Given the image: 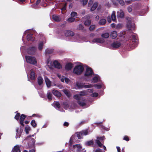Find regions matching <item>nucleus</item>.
Returning a JSON list of instances; mask_svg holds the SVG:
<instances>
[{
  "label": "nucleus",
  "instance_id": "obj_59",
  "mask_svg": "<svg viewBox=\"0 0 152 152\" xmlns=\"http://www.w3.org/2000/svg\"><path fill=\"white\" fill-rule=\"evenodd\" d=\"M40 1H40L39 0H37L36 1V5H38L39 4V3H40Z\"/></svg>",
  "mask_w": 152,
  "mask_h": 152
},
{
  "label": "nucleus",
  "instance_id": "obj_43",
  "mask_svg": "<svg viewBox=\"0 0 152 152\" xmlns=\"http://www.w3.org/2000/svg\"><path fill=\"white\" fill-rule=\"evenodd\" d=\"M93 86L98 89H100L102 88V86L100 84H94Z\"/></svg>",
  "mask_w": 152,
  "mask_h": 152
},
{
  "label": "nucleus",
  "instance_id": "obj_24",
  "mask_svg": "<svg viewBox=\"0 0 152 152\" xmlns=\"http://www.w3.org/2000/svg\"><path fill=\"white\" fill-rule=\"evenodd\" d=\"M110 36V34L108 33H106L102 34L101 37L104 38H107Z\"/></svg>",
  "mask_w": 152,
  "mask_h": 152
},
{
  "label": "nucleus",
  "instance_id": "obj_53",
  "mask_svg": "<svg viewBox=\"0 0 152 152\" xmlns=\"http://www.w3.org/2000/svg\"><path fill=\"white\" fill-rule=\"evenodd\" d=\"M64 80L66 83H68L69 81H70L67 78L65 77L64 78Z\"/></svg>",
  "mask_w": 152,
  "mask_h": 152
},
{
  "label": "nucleus",
  "instance_id": "obj_49",
  "mask_svg": "<svg viewBox=\"0 0 152 152\" xmlns=\"http://www.w3.org/2000/svg\"><path fill=\"white\" fill-rule=\"evenodd\" d=\"M83 4V6L86 5L88 3V0H82Z\"/></svg>",
  "mask_w": 152,
  "mask_h": 152
},
{
  "label": "nucleus",
  "instance_id": "obj_40",
  "mask_svg": "<svg viewBox=\"0 0 152 152\" xmlns=\"http://www.w3.org/2000/svg\"><path fill=\"white\" fill-rule=\"evenodd\" d=\"M20 117V113H17L15 116V118L18 121L19 120V118Z\"/></svg>",
  "mask_w": 152,
  "mask_h": 152
},
{
  "label": "nucleus",
  "instance_id": "obj_55",
  "mask_svg": "<svg viewBox=\"0 0 152 152\" xmlns=\"http://www.w3.org/2000/svg\"><path fill=\"white\" fill-rule=\"evenodd\" d=\"M69 125L68 123L66 122H64V126H66V127H67Z\"/></svg>",
  "mask_w": 152,
  "mask_h": 152
},
{
  "label": "nucleus",
  "instance_id": "obj_42",
  "mask_svg": "<svg viewBox=\"0 0 152 152\" xmlns=\"http://www.w3.org/2000/svg\"><path fill=\"white\" fill-rule=\"evenodd\" d=\"M30 129V127L29 126H26L25 128L26 133L27 134L29 133V131Z\"/></svg>",
  "mask_w": 152,
  "mask_h": 152
},
{
  "label": "nucleus",
  "instance_id": "obj_34",
  "mask_svg": "<svg viewBox=\"0 0 152 152\" xmlns=\"http://www.w3.org/2000/svg\"><path fill=\"white\" fill-rule=\"evenodd\" d=\"M31 124L34 128H35L37 126V124L34 120L31 121Z\"/></svg>",
  "mask_w": 152,
  "mask_h": 152
},
{
  "label": "nucleus",
  "instance_id": "obj_14",
  "mask_svg": "<svg viewBox=\"0 0 152 152\" xmlns=\"http://www.w3.org/2000/svg\"><path fill=\"white\" fill-rule=\"evenodd\" d=\"M30 79L31 80H34L35 79V73L32 69L31 71Z\"/></svg>",
  "mask_w": 152,
  "mask_h": 152
},
{
  "label": "nucleus",
  "instance_id": "obj_39",
  "mask_svg": "<svg viewBox=\"0 0 152 152\" xmlns=\"http://www.w3.org/2000/svg\"><path fill=\"white\" fill-rule=\"evenodd\" d=\"M95 25H92L90 26L89 28V30L90 31H93L95 28Z\"/></svg>",
  "mask_w": 152,
  "mask_h": 152
},
{
  "label": "nucleus",
  "instance_id": "obj_48",
  "mask_svg": "<svg viewBox=\"0 0 152 152\" xmlns=\"http://www.w3.org/2000/svg\"><path fill=\"white\" fill-rule=\"evenodd\" d=\"M123 140L126 141H129V137L128 136L126 135L124 136V137L123 138Z\"/></svg>",
  "mask_w": 152,
  "mask_h": 152
},
{
  "label": "nucleus",
  "instance_id": "obj_57",
  "mask_svg": "<svg viewBox=\"0 0 152 152\" xmlns=\"http://www.w3.org/2000/svg\"><path fill=\"white\" fill-rule=\"evenodd\" d=\"M23 123L24 121H20V124L23 127L24 126Z\"/></svg>",
  "mask_w": 152,
  "mask_h": 152
},
{
  "label": "nucleus",
  "instance_id": "obj_46",
  "mask_svg": "<svg viewBox=\"0 0 152 152\" xmlns=\"http://www.w3.org/2000/svg\"><path fill=\"white\" fill-rule=\"evenodd\" d=\"M94 1V0H90L88 4V7H90L92 5Z\"/></svg>",
  "mask_w": 152,
  "mask_h": 152
},
{
  "label": "nucleus",
  "instance_id": "obj_38",
  "mask_svg": "<svg viewBox=\"0 0 152 152\" xmlns=\"http://www.w3.org/2000/svg\"><path fill=\"white\" fill-rule=\"evenodd\" d=\"M96 143L98 146L100 147H101L103 146V144L101 142L100 140H97L96 141Z\"/></svg>",
  "mask_w": 152,
  "mask_h": 152
},
{
  "label": "nucleus",
  "instance_id": "obj_50",
  "mask_svg": "<svg viewBox=\"0 0 152 152\" xmlns=\"http://www.w3.org/2000/svg\"><path fill=\"white\" fill-rule=\"evenodd\" d=\"M98 95V94L97 93H94L92 94V96L93 97H96Z\"/></svg>",
  "mask_w": 152,
  "mask_h": 152
},
{
  "label": "nucleus",
  "instance_id": "obj_30",
  "mask_svg": "<svg viewBox=\"0 0 152 152\" xmlns=\"http://www.w3.org/2000/svg\"><path fill=\"white\" fill-rule=\"evenodd\" d=\"M93 81V83H96L98 81V76H96L94 77L92 79Z\"/></svg>",
  "mask_w": 152,
  "mask_h": 152
},
{
  "label": "nucleus",
  "instance_id": "obj_3",
  "mask_svg": "<svg viewBox=\"0 0 152 152\" xmlns=\"http://www.w3.org/2000/svg\"><path fill=\"white\" fill-rule=\"evenodd\" d=\"M25 58L26 62L30 64L35 65L37 63V61L36 58L31 56H25Z\"/></svg>",
  "mask_w": 152,
  "mask_h": 152
},
{
  "label": "nucleus",
  "instance_id": "obj_11",
  "mask_svg": "<svg viewBox=\"0 0 152 152\" xmlns=\"http://www.w3.org/2000/svg\"><path fill=\"white\" fill-rule=\"evenodd\" d=\"M53 64L54 67L56 68L60 69L62 67L61 64L56 60L54 61L53 62Z\"/></svg>",
  "mask_w": 152,
  "mask_h": 152
},
{
  "label": "nucleus",
  "instance_id": "obj_10",
  "mask_svg": "<svg viewBox=\"0 0 152 152\" xmlns=\"http://www.w3.org/2000/svg\"><path fill=\"white\" fill-rule=\"evenodd\" d=\"M121 45V43L117 41L114 42L111 44V47L114 48H118L120 47Z\"/></svg>",
  "mask_w": 152,
  "mask_h": 152
},
{
  "label": "nucleus",
  "instance_id": "obj_13",
  "mask_svg": "<svg viewBox=\"0 0 152 152\" xmlns=\"http://www.w3.org/2000/svg\"><path fill=\"white\" fill-rule=\"evenodd\" d=\"M73 67V64L72 63L69 62L66 64L65 66V69L66 70H71Z\"/></svg>",
  "mask_w": 152,
  "mask_h": 152
},
{
  "label": "nucleus",
  "instance_id": "obj_15",
  "mask_svg": "<svg viewBox=\"0 0 152 152\" xmlns=\"http://www.w3.org/2000/svg\"><path fill=\"white\" fill-rule=\"evenodd\" d=\"M53 19L56 22H59L61 20V19L59 16L53 15L52 16Z\"/></svg>",
  "mask_w": 152,
  "mask_h": 152
},
{
  "label": "nucleus",
  "instance_id": "obj_2",
  "mask_svg": "<svg viewBox=\"0 0 152 152\" xmlns=\"http://www.w3.org/2000/svg\"><path fill=\"white\" fill-rule=\"evenodd\" d=\"M75 84L76 87L78 89H82L83 88H91L93 87L91 84L85 85V83L80 81H76Z\"/></svg>",
  "mask_w": 152,
  "mask_h": 152
},
{
  "label": "nucleus",
  "instance_id": "obj_21",
  "mask_svg": "<svg viewBox=\"0 0 152 152\" xmlns=\"http://www.w3.org/2000/svg\"><path fill=\"white\" fill-rule=\"evenodd\" d=\"M45 80L47 87L48 88H49L51 86V82L49 79L48 78H46L45 79Z\"/></svg>",
  "mask_w": 152,
  "mask_h": 152
},
{
  "label": "nucleus",
  "instance_id": "obj_64",
  "mask_svg": "<svg viewBox=\"0 0 152 152\" xmlns=\"http://www.w3.org/2000/svg\"><path fill=\"white\" fill-rule=\"evenodd\" d=\"M95 152H101V150L100 149H96Z\"/></svg>",
  "mask_w": 152,
  "mask_h": 152
},
{
  "label": "nucleus",
  "instance_id": "obj_5",
  "mask_svg": "<svg viewBox=\"0 0 152 152\" xmlns=\"http://www.w3.org/2000/svg\"><path fill=\"white\" fill-rule=\"evenodd\" d=\"M94 74V72L92 68L89 67H88L86 68L84 76L87 77H91L92 75Z\"/></svg>",
  "mask_w": 152,
  "mask_h": 152
},
{
  "label": "nucleus",
  "instance_id": "obj_54",
  "mask_svg": "<svg viewBox=\"0 0 152 152\" xmlns=\"http://www.w3.org/2000/svg\"><path fill=\"white\" fill-rule=\"evenodd\" d=\"M85 10H81L80 11V13L82 14L83 15H84L85 13Z\"/></svg>",
  "mask_w": 152,
  "mask_h": 152
},
{
  "label": "nucleus",
  "instance_id": "obj_20",
  "mask_svg": "<svg viewBox=\"0 0 152 152\" xmlns=\"http://www.w3.org/2000/svg\"><path fill=\"white\" fill-rule=\"evenodd\" d=\"M124 16V14L123 12H117V17L118 18H123Z\"/></svg>",
  "mask_w": 152,
  "mask_h": 152
},
{
  "label": "nucleus",
  "instance_id": "obj_33",
  "mask_svg": "<svg viewBox=\"0 0 152 152\" xmlns=\"http://www.w3.org/2000/svg\"><path fill=\"white\" fill-rule=\"evenodd\" d=\"M45 52L47 54H50L53 52V50L52 49H47L45 50Z\"/></svg>",
  "mask_w": 152,
  "mask_h": 152
},
{
  "label": "nucleus",
  "instance_id": "obj_47",
  "mask_svg": "<svg viewBox=\"0 0 152 152\" xmlns=\"http://www.w3.org/2000/svg\"><path fill=\"white\" fill-rule=\"evenodd\" d=\"M81 132L83 135V134L85 135H87L88 133V131L87 130L82 131Z\"/></svg>",
  "mask_w": 152,
  "mask_h": 152
},
{
  "label": "nucleus",
  "instance_id": "obj_29",
  "mask_svg": "<svg viewBox=\"0 0 152 152\" xmlns=\"http://www.w3.org/2000/svg\"><path fill=\"white\" fill-rule=\"evenodd\" d=\"M91 23V21L90 20L87 19L86 20L85 22H84V25L86 26H89Z\"/></svg>",
  "mask_w": 152,
  "mask_h": 152
},
{
  "label": "nucleus",
  "instance_id": "obj_52",
  "mask_svg": "<svg viewBox=\"0 0 152 152\" xmlns=\"http://www.w3.org/2000/svg\"><path fill=\"white\" fill-rule=\"evenodd\" d=\"M21 136V133H16V138L18 137L20 138Z\"/></svg>",
  "mask_w": 152,
  "mask_h": 152
},
{
  "label": "nucleus",
  "instance_id": "obj_28",
  "mask_svg": "<svg viewBox=\"0 0 152 152\" xmlns=\"http://www.w3.org/2000/svg\"><path fill=\"white\" fill-rule=\"evenodd\" d=\"M70 15L71 16V17L72 18H77V13L75 12H71Z\"/></svg>",
  "mask_w": 152,
  "mask_h": 152
},
{
  "label": "nucleus",
  "instance_id": "obj_23",
  "mask_svg": "<svg viewBox=\"0 0 152 152\" xmlns=\"http://www.w3.org/2000/svg\"><path fill=\"white\" fill-rule=\"evenodd\" d=\"M98 3L97 2L94 3L91 8V11H94L96 9Z\"/></svg>",
  "mask_w": 152,
  "mask_h": 152
},
{
  "label": "nucleus",
  "instance_id": "obj_16",
  "mask_svg": "<svg viewBox=\"0 0 152 152\" xmlns=\"http://www.w3.org/2000/svg\"><path fill=\"white\" fill-rule=\"evenodd\" d=\"M117 36V32L115 31H112L110 34L111 38L113 39H115Z\"/></svg>",
  "mask_w": 152,
  "mask_h": 152
},
{
  "label": "nucleus",
  "instance_id": "obj_51",
  "mask_svg": "<svg viewBox=\"0 0 152 152\" xmlns=\"http://www.w3.org/2000/svg\"><path fill=\"white\" fill-rule=\"evenodd\" d=\"M118 2L122 6H124V3L123 0H121Z\"/></svg>",
  "mask_w": 152,
  "mask_h": 152
},
{
  "label": "nucleus",
  "instance_id": "obj_27",
  "mask_svg": "<svg viewBox=\"0 0 152 152\" xmlns=\"http://www.w3.org/2000/svg\"><path fill=\"white\" fill-rule=\"evenodd\" d=\"M63 91L64 94H65L67 96L69 97L71 96V94L66 89L64 90Z\"/></svg>",
  "mask_w": 152,
  "mask_h": 152
},
{
  "label": "nucleus",
  "instance_id": "obj_1",
  "mask_svg": "<svg viewBox=\"0 0 152 152\" xmlns=\"http://www.w3.org/2000/svg\"><path fill=\"white\" fill-rule=\"evenodd\" d=\"M84 70V68L83 65H77L74 68L73 72L77 75H80L82 73Z\"/></svg>",
  "mask_w": 152,
  "mask_h": 152
},
{
  "label": "nucleus",
  "instance_id": "obj_56",
  "mask_svg": "<svg viewBox=\"0 0 152 152\" xmlns=\"http://www.w3.org/2000/svg\"><path fill=\"white\" fill-rule=\"evenodd\" d=\"M127 9L128 11L129 12H132V10L131 7H127Z\"/></svg>",
  "mask_w": 152,
  "mask_h": 152
},
{
  "label": "nucleus",
  "instance_id": "obj_41",
  "mask_svg": "<svg viewBox=\"0 0 152 152\" xmlns=\"http://www.w3.org/2000/svg\"><path fill=\"white\" fill-rule=\"evenodd\" d=\"M75 20V18L71 17L68 19V21L69 22L72 23L74 22Z\"/></svg>",
  "mask_w": 152,
  "mask_h": 152
},
{
  "label": "nucleus",
  "instance_id": "obj_61",
  "mask_svg": "<svg viewBox=\"0 0 152 152\" xmlns=\"http://www.w3.org/2000/svg\"><path fill=\"white\" fill-rule=\"evenodd\" d=\"M131 26H132L129 23H128L127 25V27L129 28H131L132 27Z\"/></svg>",
  "mask_w": 152,
  "mask_h": 152
},
{
  "label": "nucleus",
  "instance_id": "obj_18",
  "mask_svg": "<svg viewBox=\"0 0 152 152\" xmlns=\"http://www.w3.org/2000/svg\"><path fill=\"white\" fill-rule=\"evenodd\" d=\"M12 152H20V150L18 145H16L13 148Z\"/></svg>",
  "mask_w": 152,
  "mask_h": 152
},
{
  "label": "nucleus",
  "instance_id": "obj_19",
  "mask_svg": "<svg viewBox=\"0 0 152 152\" xmlns=\"http://www.w3.org/2000/svg\"><path fill=\"white\" fill-rule=\"evenodd\" d=\"M33 35L31 34H28L27 36V38L28 41L31 40L33 41L34 40V39L33 37Z\"/></svg>",
  "mask_w": 152,
  "mask_h": 152
},
{
  "label": "nucleus",
  "instance_id": "obj_63",
  "mask_svg": "<svg viewBox=\"0 0 152 152\" xmlns=\"http://www.w3.org/2000/svg\"><path fill=\"white\" fill-rule=\"evenodd\" d=\"M126 19L128 21H131L132 19L131 18H129V17H127L126 18Z\"/></svg>",
  "mask_w": 152,
  "mask_h": 152
},
{
  "label": "nucleus",
  "instance_id": "obj_32",
  "mask_svg": "<svg viewBox=\"0 0 152 152\" xmlns=\"http://www.w3.org/2000/svg\"><path fill=\"white\" fill-rule=\"evenodd\" d=\"M43 46V43L42 42H41L39 43L38 45V49L39 50H41L42 49Z\"/></svg>",
  "mask_w": 152,
  "mask_h": 152
},
{
  "label": "nucleus",
  "instance_id": "obj_26",
  "mask_svg": "<svg viewBox=\"0 0 152 152\" xmlns=\"http://www.w3.org/2000/svg\"><path fill=\"white\" fill-rule=\"evenodd\" d=\"M111 19L113 21H115L116 20V16L115 12L113 11L111 16Z\"/></svg>",
  "mask_w": 152,
  "mask_h": 152
},
{
  "label": "nucleus",
  "instance_id": "obj_45",
  "mask_svg": "<svg viewBox=\"0 0 152 152\" xmlns=\"http://www.w3.org/2000/svg\"><path fill=\"white\" fill-rule=\"evenodd\" d=\"M55 105L58 108H60V104L58 102H56L55 103Z\"/></svg>",
  "mask_w": 152,
  "mask_h": 152
},
{
  "label": "nucleus",
  "instance_id": "obj_8",
  "mask_svg": "<svg viewBox=\"0 0 152 152\" xmlns=\"http://www.w3.org/2000/svg\"><path fill=\"white\" fill-rule=\"evenodd\" d=\"M36 51V48L35 47H32L28 48L27 52L29 54L33 55L35 53Z\"/></svg>",
  "mask_w": 152,
  "mask_h": 152
},
{
  "label": "nucleus",
  "instance_id": "obj_44",
  "mask_svg": "<svg viewBox=\"0 0 152 152\" xmlns=\"http://www.w3.org/2000/svg\"><path fill=\"white\" fill-rule=\"evenodd\" d=\"M77 137H78V139H80L81 138L82 136L83 135L81 132H80L79 133L77 132Z\"/></svg>",
  "mask_w": 152,
  "mask_h": 152
},
{
  "label": "nucleus",
  "instance_id": "obj_4",
  "mask_svg": "<svg viewBox=\"0 0 152 152\" xmlns=\"http://www.w3.org/2000/svg\"><path fill=\"white\" fill-rule=\"evenodd\" d=\"M73 98L77 100V103L80 106H84L86 105V104L84 101V100L81 101V97L79 96V95L75 94Z\"/></svg>",
  "mask_w": 152,
  "mask_h": 152
},
{
  "label": "nucleus",
  "instance_id": "obj_12",
  "mask_svg": "<svg viewBox=\"0 0 152 152\" xmlns=\"http://www.w3.org/2000/svg\"><path fill=\"white\" fill-rule=\"evenodd\" d=\"M52 93L54 96L58 97H61L62 95L60 92L55 89L53 90Z\"/></svg>",
  "mask_w": 152,
  "mask_h": 152
},
{
  "label": "nucleus",
  "instance_id": "obj_6",
  "mask_svg": "<svg viewBox=\"0 0 152 152\" xmlns=\"http://www.w3.org/2000/svg\"><path fill=\"white\" fill-rule=\"evenodd\" d=\"M130 38L133 44V45L132 44V45L134 47H137L138 44V42L136 38V36L134 35H132L130 37Z\"/></svg>",
  "mask_w": 152,
  "mask_h": 152
},
{
  "label": "nucleus",
  "instance_id": "obj_62",
  "mask_svg": "<svg viewBox=\"0 0 152 152\" xmlns=\"http://www.w3.org/2000/svg\"><path fill=\"white\" fill-rule=\"evenodd\" d=\"M88 92H89L92 93L93 91V89H88Z\"/></svg>",
  "mask_w": 152,
  "mask_h": 152
},
{
  "label": "nucleus",
  "instance_id": "obj_60",
  "mask_svg": "<svg viewBox=\"0 0 152 152\" xmlns=\"http://www.w3.org/2000/svg\"><path fill=\"white\" fill-rule=\"evenodd\" d=\"M111 26L112 28H114L115 26V25L114 23H113L111 24Z\"/></svg>",
  "mask_w": 152,
  "mask_h": 152
},
{
  "label": "nucleus",
  "instance_id": "obj_9",
  "mask_svg": "<svg viewBox=\"0 0 152 152\" xmlns=\"http://www.w3.org/2000/svg\"><path fill=\"white\" fill-rule=\"evenodd\" d=\"M92 42L94 43H103L104 42V40L102 38H98L93 39Z\"/></svg>",
  "mask_w": 152,
  "mask_h": 152
},
{
  "label": "nucleus",
  "instance_id": "obj_22",
  "mask_svg": "<svg viewBox=\"0 0 152 152\" xmlns=\"http://www.w3.org/2000/svg\"><path fill=\"white\" fill-rule=\"evenodd\" d=\"M77 29L78 30L83 31V32L86 31V29H84V27L83 25L81 24H79L77 26Z\"/></svg>",
  "mask_w": 152,
  "mask_h": 152
},
{
  "label": "nucleus",
  "instance_id": "obj_37",
  "mask_svg": "<svg viewBox=\"0 0 152 152\" xmlns=\"http://www.w3.org/2000/svg\"><path fill=\"white\" fill-rule=\"evenodd\" d=\"M47 98L49 99V100H51L52 99V94L50 93H48L47 94Z\"/></svg>",
  "mask_w": 152,
  "mask_h": 152
},
{
  "label": "nucleus",
  "instance_id": "obj_17",
  "mask_svg": "<svg viewBox=\"0 0 152 152\" xmlns=\"http://www.w3.org/2000/svg\"><path fill=\"white\" fill-rule=\"evenodd\" d=\"M37 83L39 86H41L43 83V79L40 76H38L37 78Z\"/></svg>",
  "mask_w": 152,
  "mask_h": 152
},
{
  "label": "nucleus",
  "instance_id": "obj_31",
  "mask_svg": "<svg viewBox=\"0 0 152 152\" xmlns=\"http://www.w3.org/2000/svg\"><path fill=\"white\" fill-rule=\"evenodd\" d=\"M77 95H79V96L80 97V96H86V94L84 91H80L79 94Z\"/></svg>",
  "mask_w": 152,
  "mask_h": 152
},
{
  "label": "nucleus",
  "instance_id": "obj_35",
  "mask_svg": "<svg viewBox=\"0 0 152 152\" xmlns=\"http://www.w3.org/2000/svg\"><path fill=\"white\" fill-rule=\"evenodd\" d=\"M26 116L23 114H22L20 116V121H24V119L26 118Z\"/></svg>",
  "mask_w": 152,
  "mask_h": 152
},
{
  "label": "nucleus",
  "instance_id": "obj_25",
  "mask_svg": "<svg viewBox=\"0 0 152 152\" xmlns=\"http://www.w3.org/2000/svg\"><path fill=\"white\" fill-rule=\"evenodd\" d=\"M106 23V20L104 19H102L100 20L99 24L100 25H104Z\"/></svg>",
  "mask_w": 152,
  "mask_h": 152
},
{
  "label": "nucleus",
  "instance_id": "obj_7",
  "mask_svg": "<svg viewBox=\"0 0 152 152\" xmlns=\"http://www.w3.org/2000/svg\"><path fill=\"white\" fill-rule=\"evenodd\" d=\"M64 33L65 36L66 37H72L75 34L74 32L70 30H65L64 31Z\"/></svg>",
  "mask_w": 152,
  "mask_h": 152
},
{
  "label": "nucleus",
  "instance_id": "obj_36",
  "mask_svg": "<svg viewBox=\"0 0 152 152\" xmlns=\"http://www.w3.org/2000/svg\"><path fill=\"white\" fill-rule=\"evenodd\" d=\"M94 144V142L93 140H90L86 142V145L87 146H90Z\"/></svg>",
  "mask_w": 152,
  "mask_h": 152
},
{
  "label": "nucleus",
  "instance_id": "obj_58",
  "mask_svg": "<svg viewBox=\"0 0 152 152\" xmlns=\"http://www.w3.org/2000/svg\"><path fill=\"white\" fill-rule=\"evenodd\" d=\"M117 149L118 152H121V149L119 147H117Z\"/></svg>",
  "mask_w": 152,
  "mask_h": 152
}]
</instances>
